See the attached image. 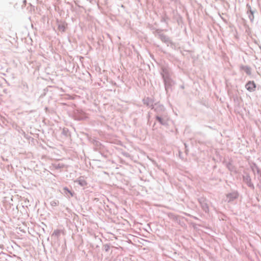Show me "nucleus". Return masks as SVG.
I'll list each match as a JSON object with an SVG mask.
<instances>
[{"instance_id": "1", "label": "nucleus", "mask_w": 261, "mask_h": 261, "mask_svg": "<svg viewBox=\"0 0 261 261\" xmlns=\"http://www.w3.org/2000/svg\"><path fill=\"white\" fill-rule=\"evenodd\" d=\"M161 75L167 93L169 90H171L172 87L175 84V81L172 79V72L168 66H163L162 68Z\"/></svg>"}, {"instance_id": "2", "label": "nucleus", "mask_w": 261, "mask_h": 261, "mask_svg": "<svg viewBox=\"0 0 261 261\" xmlns=\"http://www.w3.org/2000/svg\"><path fill=\"white\" fill-rule=\"evenodd\" d=\"M155 119L162 125L167 126L168 125L169 117L167 114L156 115Z\"/></svg>"}, {"instance_id": "3", "label": "nucleus", "mask_w": 261, "mask_h": 261, "mask_svg": "<svg viewBox=\"0 0 261 261\" xmlns=\"http://www.w3.org/2000/svg\"><path fill=\"white\" fill-rule=\"evenodd\" d=\"M257 86L254 81H249L246 83V89L250 92L252 93L253 96L255 92L256 91Z\"/></svg>"}, {"instance_id": "4", "label": "nucleus", "mask_w": 261, "mask_h": 261, "mask_svg": "<svg viewBox=\"0 0 261 261\" xmlns=\"http://www.w3.org/2000/svg\"><path fill=\"white\" fill-rule=\"evenodd\" d=\"M198 202L203 211L205 213H208L209 207L206 198L202 197H200L198 198Z\"/></svg>"}, {"instance_id": "5", "label": "nucleus", "mask_w": 261, "mask_h": 261, "mask_svg": "<svg viewBox=\"0 0 261 261\" xmlns=\"http://www.w3.org/2000/svg\"><path fill=\"white\" fill-rule=\"evenodd\" d=\"M152 109H154V111L156 113V115H161V114H167L165 112V109L163 105H155V107H152Z\"/></svg>"}, {"instance_id": "6", "label": "nucleus", "mask_w": 261, "mask_h": 261, "mask_svg": "<svg viewBox=\"0 0 261 261\" xmlns=\"http://www.w3.org/2000/svg\"><path fill=\"white\" fill-rule=\"evenodd\" d=\"M238 194L237 192H233L230 193H228L226 195L225 201L230 202L238 197Z\"/></svg>"}, {"instance_id": "7", "label": "nucleus", "mask_w": 261, "mask_h": 261, "mask_svg": "<svg viewBox=\"0 0 261 261\" xmlns=\"http://www.w3.org/2000/svg\"><path fill=\"white\" fill-rule=\"evenodd\" d=\"M143 102L145 105H146L147 106L151 108V109L152 107H153V100L152 98H149L148 97H145L143 99Z\"/></svg>"}, {"instance_id": "8", "label": "nucleus", "mask_w": 261, "mask_h": 261, "mask_svg": "<svg viewBox=\"0 0 261 261\" xmlns=\"http://www.w3.org/2000/svg\"><path fill=\"white\" fill-rule=\"evenodd\" d=\"M249 164L250 165V167L251 168L252 171L255 173V172H257V173H259V169L256 166V165L254 163H250V161H248Z\"/></svg>"}, {"instance_id": "9", "label": "nucleus", "mask_w": 261, "mask_h": 261, "mask_svg": "<svg viewBox=\"0 0 261 261\" xmlns=\"http://www.w3.org/2000/svg\"><path fill=\"white\" fill-rule=\"evenodd\" d=\"M63 190L64 191V194L68 197H69L68 194H69L71 197H72L73 196V193L71 191H70L68 188L64 187Z\"/></svg>"}, {"instance_id": "10", "label": "nucleus", "mask_w": 261, "mask_h": 261, "mask_svg": "<svg viewBox=\"0 0 261 261\" xmlns=\"http://www.w3.org/2000/svg\"><path fill=\"white\" fill-rule=\"evenodd\" d=\"M53 167L56 169H59L63 168L65 167V165L63 164H61V163H55V164H53Z\"/></svg>"}, {"instance_id": "11", "label": "nucleus", "mask_w": 261, "mask_h": 261, "mask_svg": "<svg viewBox=\"0 0 261 261\" xmlns=\"http://www.w3.org/2000/svg\"><path fill=\"white\" fill-rule=\"evenodd\" d=\"M226 167L230 171H236L235 168L231 162L227 163Z\"/></svg>"}, {"instance_id": "12", "label": "nucleus", "mask_w": 261, "mask_h": 261, "mask_svg": "<svg viewBox=\"0 0 261 261\" xmlns=\"http://www.w3.org/2000/svg\"><path fill=\"white\" fill-rule=\"evenodd\" d=\"M77 182L81 186H85L87 185L86 181L84 179L80 178Z\"/></svg>"}, {"instance_id": "13", "label": "nucleus", "mask_w": 261, "mask_h": 261, "mask_svg": "<svg viewBox=\"0 0 261 261\" xmlns=\"http://www.w3.org/2000/svg\"><path fill=\"white\" fill-rule=\"evenodd\" d=\"M59 204V201L57 200H53L50 202V204L52 206H56Z\"/></svg>"}, {"instance_id": "14", "label": "nucleus", "mask_w": 261, "mask_h": 261, "mask_svg": "<svg viewBox=\"0 0 261 261\" xmlns=\"http://www.w3.org/2000/svg\"><path fill=\"white\" fill-rule=\"evenodd\" d=\"M249 180V179H248V176H246V181L247 182V185L250 187L252 189H253L254 188V186H253V185L252 184H251L250 181H248Z\"/></svg>"}, {"instance_id": "15", "label": "nucleus", "mask_w": 261, "mask_h": 261, "mask_svg": "<svg viewBox=\"0 0 261 261\" xmlns=\"http://www.w3.org/2000/svg\"><path fill=\"white\" fill-rule=\"evenodd\" d=\"M60 233H61V231L60 230H56L54 231L53 233V236H55L56 237H58L60 235Z\"/></svg>"}, {"instance_id": "16", "label": "nucleus", "mask_w": 261, "mask_h": 261, "mask_svg": "<svg viewBox=\"0 0 261 261\" xmlns=\"http://www.w3.org/2000/svg\"><path fill=\"white\" fill-rule=\"evenodd\" d=\"M103 248L106 252H108L110 248V246L109 244H105L103 245Z\"/></svg>"}, {"instance_id": "17", "label": "nucleus", "mask_w": 261, "mask_h": 261, "mask_svg": "<svg viewBox=\"0 0 261 261\" xmlns=\"http://www.w3.org/2000/svg\"><path fill=\"white\" fill-rule=\"evenodd\" d=\"M250 15L249 16V17H250V19L252 20L254 17H253V12H252L251 11H250Z\"/></svg>"}, {"instance_id": "18", "label": "nucleus", "mask_w": 261, "mask_h": 261, "mask_svg": "<svg viewBox=\"0 0 261 261\" xmlns=\"http://www.w3.org/2000/svg\"><path fill=\"white\" fill-rule=\"evenodd\" d=\"M95 67H96V68L97 67H98V68H99V66H95Z\"/></svg>"}, {"instance_id": "19", "label": "nucleus", "mask_w": 261, "mask_h": 261, "mask_svg": "<svg viewBox=\"0 0 261 261\" xmlns=\"http://www.w3.org/2000/svg\"><path fill=\"white\" fill-rule=\"evenodd\" d=\"M243 179H245V176H243Z\"/></svg>"}]
</instances>
